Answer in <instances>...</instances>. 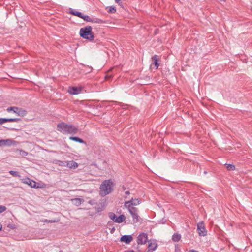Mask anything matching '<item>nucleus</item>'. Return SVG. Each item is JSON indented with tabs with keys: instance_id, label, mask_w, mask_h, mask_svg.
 I'll return each instance as SVG.
<instances>
[{
	"instance_id": "1",
	"label": "nucleus",
	"mask_w": 252,
	"mask_h": 252,
	"mask_svg": "<svg viewBox=\"0 0 252 252\" xmlns=\"http://www.w3.org/2000/svg\"><path fill=\"white\" fill-rule=\"evenodd\" d=\"M57 130L63 134H75L77 132L78 128L70 125L61 123L57 125Z\"/></svg>"
},
{
	"instance_id": "2",
	"label": "nucleus",
	"mask_w": 252,
	"mask_h": 252,
	"mask_svg": "<svg viewBox=\"0 0 252 252\" xmlns=\"http://www.w3.org/2000/svg\"><path fill=\"white\" fill-rule=\"evenodd\" d=\"M113 182L111 180L104 181L100 186V195L105 196L113 191Z\"/></svg>"
},
{
	"instance_id": "3",
	"label": "nucleus",
	"mask_w": 252,
	"mask_h": 252,
	"mask_svg": "<svg viewBox=\"0 0 252 252\" xmlns=\"http://www.w3.org/2000/svg\"><path fill=\"white\" fill-rule=\"evenodd\" d=\"M92 28L90 26H87L82 28L80 30V36L84 39L92 40L94 38V35L92 32Z\"/></svg>"
},
{
	"instance_id": "4",
	"label": "nucleus",
	"mask_w": 252,
	"mask_h": 252,
	"mask_svg": "<svg viewBox=\"0 0 252 252\" xmlns=\"http://www.w3.org/2000/svg\"><path fill=\"white\" fill-rule=\"evenodd\" d=\"M109 217L114 222L118 223H120L123 222L126 219V217L124 215H121L119 216H117L113 212L109 213Z\"/></svg>"
},
{
	"instance_id": "5",
	"label": "nucleus",
	"mask_w": 252,
	"mask_h": 252,
	"mask_svg": "<svg viewBox=\"0 0 252 252\" xmlns=\"http://www.w3.org/2000/svg\"><path fill=\"white\" fill-rule=\"evenodd\" d=\"M129 212L132 217V220L134 223H136L140 221L141 219L138 214V209L136 208H127Z\"/></svg>"
},
{
	"instance_id": "6",
	"label": "nucleus",
	"mask_w": 252,
	"mask_h": 252,
	"mask_svg": "<svg viewBox=\"0 0 252 252\" xmlns=\"http://www.w3.org/2000/svg\"><path fill=\"white\" fill-rule=\"evenodd\" d=\"M7 111L10 112L13 111L14 113L16 114L18 116H24L26 114V111L20 108L17 107H10L7 109Z\"/></svg>"
},
{
	"instance_id": "7",
	"label": "nucleus",
	"mask_w": 252,
	"mask_h": 252,
	"mask_svg": "<svg viewBox=\"0 0 252 252\" xmlns=\"http://www.w3.org/2000/svg\"><path fill=\"white\" fill-rule=\"evenodd\" d=\"M141 203V201L137 198H132L130 200L126 201L125 203V206L126 208H135L133 206H136Z\"/></svg>"
},
{
	"instance_id": "8",
	"label": "nucleus",
	"mask_w": 252,
	"mask_h": 252,
	"mask_svg": "<svg viewBox=\"0 0 252 252\" xmlns=\"http://www.w3.org/2000/svg\"><path fill=\"white\" fill-rule=\"evenodd\" d=\"M148 240V235L145 233H140L137 238V242L139 245L145 244Z\"/></svg>"
},
{
	"instance_id": "9",
	"label": "nucleus",
	"mask_w": 252,
	"mask_h": 252,
	"mask_svg": "<svg viewBox=\"0 0 252 252\" xmlns=\"http://www.w3.org/2000/svg\"><path fill=\"white\" fill-rule=\"evenodd\" d=\"M197 230L200 236H205L207 235V231L205 230L202 222H200L197 224Z\"/></svg>"
},
{
	"instance_id": "10",
	"label": "nucleus",
	"mask_w": 252,
	"mask_h": 252,
	"mask_svg": "<svg viewBox=\"0 0 252 252\" xmlns=\"http://www.w3.org/2000/svg\"><path fill=\"white\" fill-rule=\"evenodd\" d=\"M82 91V88L80 87H69L68 88V93L73 95H76L80 94Z\"/></svg>"
},
{
	"instance_id": "11",
	"label": "nucleus",
	"mask_w": 252,
	"mask_h": 252,
	"mask_svg": "<svg viewBox=\"0 0 252 252\" xmlns=\"http://www.w3.org/2000/svg\"><path fill=\"white\" fill-rule=\"evenodd\" d=\"M158 245L154 240H150L148 243V251L147 252H153L157 248Z\"/></svg>"
},
{
	"instance_id": "12",
	"label": "nucleus",
	"mask_w": 252,
	"mask_h": 252,
	"mask_svg": "<svg viewBox=\"0 0 252 252\" xmlns=\"http://www.w3.org/2000/svg\"><path fill=\"white\" fill-rule=\"evenodd\" d=\"M133 238L130 235H125L122 236L120 240L122 242H125L126 244H129L132 241Z\"/></svg>"
},
{
	"instance_id": "13",
	"label": "nucleus",
	"mask_w": 252,
	"mask_h": 252,
	"mask_svg": "<svg viewBox=\"0 0 252 252\" xmlns=\"http://www.w3.org/2000/svg\"><path fill=\"white\" fill-rule=\"evenodd\" d=\"M66 165L70 169H76L78 166V163L73 160L67 161Z\"/></svg>"
},
{
	"instance_id": "14",
	"label": "nucleus",
	"mask_w": 252,
	"mask_h": 252,
	"mask_svg": "<svg viewBox=\"0 0 252 252\" xmlns=\"http://www.w3.org/2000/svg\"><path fill=\"white\" fill-rule=\"evenodd\" d=\"M21 121L20 118H2V123L6 122H18Z\"/></svg>"
},
{
	"instance_id": "15",
	"label": "nucleus",
	"mask_w": 252,
	"mask_h": 252,
	"mask_svg": "<svg viewBox=\"0 0 252 252\" xmlns=\"http://www.w3.org/2000/svg\"><path fill=\"white\" fill-rule=\"evenodd\" d=\"M32 188H43L45 187L44 183L42 182H36L32 180Z\"/></svg>"
},
{
	"instance_id": "16",
	"label": "nucleus",
	"mask_w": 252,
	"mask_h": 252,
	"mask_svg": "<svg viewBox=\"0 0 252 252\" xmlns=\"http://www.w3.org/2000/svg\"><path fill=\"white\" fill-rule=\"evenodd\" d=\"M152 59L153 61V64L155 66L156 69H158L159 66V64L158 63V56L157 55H155L154 56L152 57Z\"/></svg>"
},
{
	"instance_id": "17",
	"label": "nucleus",
	"mask_w": 252,
	"mask_h": 252,
	"mask_svg": "<svg viewBox=\"0 0 252 252\" xmlns=\"http://www.w3.org/2000/svg\"><path fill=\"white\" fill-rule=\"evenodd\" d=\"M71 202L74 205L79 206L81 204L83 200L80 198H74L71 199Z\"/></svg>"
},
{
	"instance_id": "18",
	"label": "nucleus",
	"mask_w": 252,
	"mask_h": 252,
	"mask_svg": "<svg viewBox=\"0 0 252 252\" xmlns=\"http://www.w3.org/2000/svg\"><path fill=\"white\" fill-rule=\"evenodd\" d=\"M5 145H16L17 142L14 140H11V139H5L4 140Z\"/></svg>"
},
{
	"instance_id": "19",
	"label": "nucleus",
	"mask_w": 252,
	"mask_h": 252,
	"mask_svg": "<svg viewBox=\"0 0 252 252\" xmlns=\"http://www.w3.org/2000/svg\"><path fill=\"white\" fill-rule=\"evenodd\" d=\"M181 238V236L180 234L174 233L172 237V240L174 242H178Z\"/></svg>"
},
{
	"instance_id": "20",
	"label": "nucleus",
	"mask_w": 252,
	"mask_h": 252,
	"mask_svg": "<svg viewBox=\"0 0 252 252\" xmlns=\"http://www.w3.org/2000/svg\"><path fill=\"white\" fill-rule=\"evenodd\" d=\"M91 22L94 23H97V24H102L103 23V21L102 20L95 18V17H91Z\"/></svg>"
},
{
	"instance_id": "21",
	"label": "nucleus",
	"mask_w": 252,
	"mask_h": 252,
	"mask_svg": "<svg viewBox=\"0 0 252 252\" xmlns=\"http://www.w3.org/2000/svg\"><path fill=\"white\" fill-rule=\"evenodd\" d=\"M69 139L74 141L75 142L80 143H85V142L84 141V140L83 139H82L78 137L71 136L69 137Z\"/></svg>"
},
{
	"instance_id": "22",
	"label": "nucleus",
	"mask_w": 252,
	"mask_h": 252,
	"mask_svg": "<svg viewBox=\"0 0 252 252\" xmlns=\"http://www.w3.org/2000/svg\"><path fill=\"white\" fill-rule=\"evenodd\" d=\"M226 169L229 171H234L235 169V167L234 165L231 164H225Z\"/></svg>"
},
{
	"instance_id": "23",
	"label": "nucleus",
	"mask_w": 252,
	"mask_h": 252,
	"mask_svg": "<svg viewBox=\"0 0 252 252\" xmlns=\"http://www.w3.org/2000/svg\"><path fill=\"white\" fill-rule=\"evenodd\" d=\"M70 13L72 15L76 16L81 18H82V17L83 16V14L81 12L76 11L72 10V11H71V12Z\"/></svg>"
},
{
	"instance_id": "24",
	"label": "nucleus",
	"mask_w": 252,
	"mask_h": 252,
	"mask_svg": "<svg viewBox=\"0 0 252 252\" xmlns=\"http://www.w3.org/2000/svg\"><path fill=\"white\" fill-rule=\"evenodd\" d=\"M59 220H60L59 219L54 220H49L45 219L44 220H42V221L43 222H47V223H54V222H58Z\"/></svg>"
},
{
	"instance_id": "25",
	"label": "nucleus",
	"mask_w": 252,
	"mask_h": 252,
	"mask_svg": "<svg viewBox=\"0 0 252 252\" xmlns=\"http://www.w3.org/2000/svg\"><path fill=\"white\" fill-rule=\"evenodd\" d=\"M82 19H83L84 21L86 22H91V17L88 15H84L82 17Z\"/></svg>"
},
{
	"instance_id": "26",
	"label": "nucleus",
	"mask_w": 252,
	"mask_h": 252,
	"mask_svg": "<svg viewBox=\"0 0 252 252\" xmlns=\"http://www.w3.org/2000/svg\"><path fill=\"white\" fill-rule=\"evenodd\" d=\"M66 162L67 161H57V164H58L59 166H61L66 167Z\"/></svg>"
},
{
	"instance_id": "27",
	"label": "nucleus",
	"mask_w": 252,
	"mask_h": 252,
	"mask_svg": "<svg viewBox=\"0 0 252 252\" xmlns=\"http://www.w3.org/2000/svg\"><path fill=\"white\" fill-rule=\"evenodd\" d=\"M9 173L14 177H17L19 176V173L17 171L11 170L9 171Z\"/></svg>"
},
{
	"instance_id": "28",
	"label": "nucleus",
	"mask_w": 252,
	"mask_h": 252,
	"mask_svg": "<svg viewBox=\"0 0 252 252\" xmlns=\"http://www.w3.org/2000/svg\"><path fill=\"white\" fill-rule=\"evenodd\" d=\"M116 9L114 7L110 6L109 7L108 12L110 13H114L116 12Z\"/></svg>"
},
{
	"instance_id": "29",
	"label": "nucleus",
	"mask_w": 252,
	"mask_h": 252,
	"mask_svg": "<svg viewBox=\"0 0 252 252\" xmlns=\"http://www.w3.org/2000/svg\"><path fill=\"white\" fill-rule=\"evenodd\" d=\"M23 182L28 184L30 186H31L32 185V180L29 178L26 179Z\"/></svg>"
},
{
	"instance_id": "30",
	"label": "nucleus",
	"mask_w": 252,
	"mask_h": 252,
	"mask_svg": "<svg viewBox=\"0 0 252 252\" xmlns=\"http://www.w3.org/2000/svg\"><path fill=\"white\" fill-rule=\"evenodd\" d=\"M6 209L7 208L5 206L0 205V214L4 212Z\"/></svg>"
},
{
	"instance_id": "31",
	"label": "nucleus",
	"mask_w": 252,
	"mask_h": 252,
	"mask_svg": "<svg viewBox=\"0 0 252 252\" xmlns=\"http://www.w3.org/2000/svg\"><path fill=\"white\" fill-rule=\"evenodd\" d=\"M19 151H20V155H21L23 156H26L27 155V153L24 151L20 150Z\"/></svg>"
},
{
	"instance_id": "32",
	"label": "nucleus",
	"mask_w": 252,
	"mask_h": 252,
	"mask_svg": "<svg viewBox=\"0 0 252 252\" xmlns=\"http://www.w3.org/2000/svg\"><path fill=\"white\" fill-rule=\"evenodd\" d=\"M3 145H5V142H4V140H0V146H3Z\"/></svg>"
},
{
	"instance_id": "33",
	"label": "nucleus",
	"mask_w": 252,
	"mask_h": 252,
	"mask_svg": "<svg viewBox=\"0 0 252 252\" xmlns=\"http://www.w3.org/2000/svg\"><path fill=\"white\" fill-rule=\"evenodd\" d=\"M189 252H199L197 251L194 250H189Z\"/></svg>"
},
{
	"instance_id": "34",
	"label": "nucleus",
	"mask_w": 252,
	"mask_h": 252,
	"mask_svg": "<svg viewBox=\"0 0 252 252\" xmlns=\"http://www.w3.org/2000/svg\"><path fill=\"white\" fill-rule=\"evenodd\" d=\"M125 194H126V195H128V194H130V192L128 191H126L125 192Z\"/></svg>"
},
{
	"instance_id": "35",
	"label": "nucleus",
	"mask_w": 252,
	"mask_h": 252,
	"mask_svg": "<svg viewBox=\"0 0 252 252\" xmlns=\"http://www.w3.org/2000/svg\"><path fill=\"white\" fill-rule=\"evenodd\" d=\"M120 0H115V2L117 3H118L120 1Z\"/></svg>"
},
{
	"instance_id": "36",
	"label": "nucleus",
	"mask_w": 252,
	"mask_h": 252,
	"mask_svg": "<svg viewBox=\"0 0 252 252\" xmlns=\"http://www.w3.org/2000/svg\"><path fill=\"white\" fill-rule=\"evenodd\" d=\"M2 226L1 224H0V231L2 230Z\"/></svg>"
},
{
	"instance_id": "37",
	"label": "nucleus",
	"mask_w": 252,
	"mask_h": 252,
	"mask_svg": "<svg viewBox=\"0 0 252 252\" xmlns=\"http://www.w3.org/2000/svg\"><path fill=\"white\" fill-rule=\"evenodd\" d=\"M2 118H0V125L2 124Z\"/></svg>"
},
{
	"instance_id": "38",
	"label": "nucleus",
	"mask_w": 252,
	"mask_h": 252,
	"mask_svg": "<svg viewBox=\"0 0 252 252\" xmlns=\"http://www.w3.org/2000/svg\"><path fill=\"white\" fill-rule=\"evenodd\" d=\"M127 252H135L133 250H130L127 251Z\"/></svg>"
},
{
	"instance_id": "39",
	"label": "nucleus",
	"mask_w": 252,
	"mask_h": 252,
	"mask_svg": "<svg viewBox=\"0 0 252 252\" xmlns=\"http://www.w3.org/2000/svg\"><path fill=\"white\" fill-rule=\"evenodd\" d=\"M90 71H88L89 72H90L92 70V67H90Z\"/></svg>"
},
{
	"instance_id": "40",
	"label": "nucleus",
	"mask_w": 252,
	"mask_h": 252,
	"mask_svg": "<svg viewBox=\"0 0 252 252\" xmlns=\"http://www.w3.org/2000/svg\"><path fill=\"white\" fill-rule=\"evenodd\" d=\"M113 230H115L114 228H113V229H112V231H113Z\"/></svg>"
},
{
	"instance_id": "41",
	"label": "nucleus",
	"mask_w": 252,
	"mask_h": 252,
	"mask_svg": "<svg viewBox=\"0 0 252 252\" xmlns=\"http://www.w3.org/2000/svg\"><path fill=\"white\" fill-rule=\"evenodd\" d=\"M113 230H115L114 228H113V229H112V231H113Z\"/></svg>"
},
{
	"instance_id": "42",
	"label": "nucleus",
	"mask_w": 252,
	"mask_h": 252,
	"mask_svg": "<svg viewBox=\"0 0 252 252\" xmlns=\"http://www.w3.org/2000/svg\"><path fill=\"white\" fill-rule=\"evenodd\" d=\"M113 230H115L114 228H113V229H112V231H113Z\"/></svg>"
}]
</instances>
